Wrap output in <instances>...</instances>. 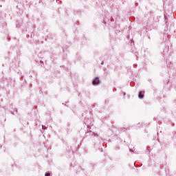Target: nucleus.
<instances>
[{
  "instance_id": "3",
  "label": "nucleus",
  "mask_w": 176,
  "mask_h": 176,
  "mask_svg": "<svg viewBox=\"0 0 176 176\" xmlns=\"http://www.w3.org/2000/svg\"><path fill=\"white\" fill-rule=\"evenodd\" d=\"M42 129H43V130H46V126H42Z\"/></svg>"
},
{
  "instance_id": "5",
  "label": "nucleus",
  "mask_w": 176,
  "mask_h": 176,
  "mask_svg": "<svg viewBox=\"0 0 176 176\" xmlns=\"http://www.w3.org/2000/svg\"><path fill=\"white\" fill-rule=\"evenodd\" d=\"M101 65H104V62H102V63H101Z\"/></svg>"
},
{
  "instance_id": "2",
  "label": "nucleus",
  "mask_w": 176,
  "mask_h": 176,
  "mask_svg": "<svg viewBox=\"0 0 176 176\" xmlns=\"http://www.w3.org/2000/svg\"><path fill=\"white\" fill-rule=\"evenodd\" d=\"M139 98H144V95L142 94V91L139 92Z\"/></svg>"
},
{
  "instance_id": "4",
  "label": "nucleus",
  "mask_w": 176,
  "mask_h": 176,
  "mask_svg": "<svg viewBox=\"0 0 176 176\" xmlns=\"http://www.w3.org/2000/svg\"><path fill=\"white\" fill-rule=\"evenodd\" d=\"M45 176H50V173H47Z\"/></svg>"
},
{
  "instance_id": "1",
  "label": "nucleus",
  "mask_w": 176,
  "mask_h": 176,
  "mask_svg": "<svg viewBox=\"0 0 176 176\" xmlns=\"http://www.w3.org/2000/svg\"><path fill=\"white\" fill-rule=\"evenodd\" d=\"M100 83V80L98 78H96L95 80L93 81L92 84L94 85H98Z\"/></svg>"
}]
</instances>
